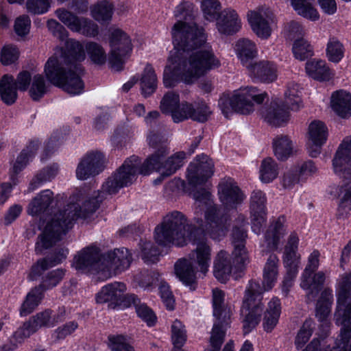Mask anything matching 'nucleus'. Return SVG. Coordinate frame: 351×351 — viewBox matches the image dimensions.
<instances>
[{
	"label": "nucleus",
	"instance_id": "1",
	"mask_svg": "<svg viewBox=\"0 0 351 351\" xmlns=\"http://www.w3.org/2000/svg\"><path fill=\"white\" fill-rule=\"evenodd\" d=\"M177 21L171 29L174 51L170 52L164 70L165 87L176 82L193 84L211 70L221 66V60L211 46L206 43L204 30L195 21L194 5L179 4L174 11Z\"/></svg>",
	"mask_w": 351,
	"mask_h": 351
},
{
	"label": "nucleus",
	"instance_id": "2",
	"mask_svg": "<svg viewBox=\"0 0 351 351\" xmlns=\"http://www.w3.org/2000/svg\"><path fill=\"white\" fill-rule=\"evenodd\" d=\"M66 47V51L55 54L47 60L44 73L51 84L69 95H76L84 88L82 80L84 70L78 62L84 60L86 55L84 47L77 40H68Z\"/></svg>",
	"mask_w": 351,
	"mask_h": 351
},
{
	"label": "nucleus",
	"instance_id": "3",
	"mask_svg": "<svg viewBox=\"0 0 351 351\" xmlns=\"http://www.w3.org/2000/svg\"><path fill=\"white\" fill-rule=\"evenodd\" d=\"M105 194L106 192L101 189V191L95 192L91 196L86 197L82 204L70 202L63 210L56 213L47 223L40 235L36 250L42 251L51 247L71 228L77 218L86 219L93 215L99 208Z\"/></svg>",
	"mask_w": 351,
	"mask_h": 351
},
{
	"label": "nucleus",
	"instance_id": "4",
	"mask_svg": "<svg viewBox=\"0 0 351 351\" xmlns=\"http://www.w3.org/2000/svg\"><path fill=\"white\" fill-rule=\"evenodd\" d=\"M279 258L274 252L269 254L263 268L262 286L250 281L245 291L241 307L244 316L243 328L245 334L254 329L260 321L263 311L262 293L271 290L277 282L279 274Z\"/></svg>",
	"mask_w": 351,
	"mask_h": 351
},
{
	"label": "nucleus",
	"instance_id": "5",
	"mask_svg": "<svg viewBox=\"0 0 351 351\" xmlns=\"http://www.w3.org/2000/svg\"><path fill=\"white\" fill-rule=\"evenodd\" d=\"M196 223L206 234L214 240L223 239L228 228V217L220 206L214 202L211 193L205 189L197 190L193 194Z\"/></svg>",
	"mask_w": 351,
	"mask_h": 351
},
{
	"label": "nucleus",
	"instance_id": "6",
	"mask_svg": "<svg viewBox=\"0 0 351 351\" xmlns=\"http://www.w3.org/2000/svg\"><path fill=\"white\" fill-rule=\"evenodd\" d=\"M197 229L189 224L186 217L180 211L167 214L154 230V239L162 246H184L189 241L195 242Z\"/></svg>",
	"mask_w": 351,
	"mask_h": 351
},
{
	"label": "nucleus",
	"instance_id": "7",
	"mask_svg": "<svg viewBox=\"0 0 351 351\" xmlns=\"http://www.w3.org/2000/svg\"><path fill=\"white\" fill-rule=\"evenodd\" d=\"M147 140L149 147L154 149V153L142 165V174L147 175L152 171H156L160 173L162 178L169 177L184 165L186 157L184 152H176L163 161L169 153L167 138L164 135L151 132Z\"/></svg>",
	"mask_w": 351,
	"mask_h": 351
},
{
	"label": "nucleus",
	"instance_id": "8",
	"mask_svg": "<svg viewBox=\"0 0 351 351\" xmlns=\"http://www.w3.org/2000/svg\"><path fill=\"white\" fill-rule=\"evenodd\" d=\"M267 97L266 93L260 92L255 87H241L234 90L231 97L225 95L221 96L219 100V106L227 118L232 112L247 114L254 111L253 101L258 104H262Z\"/></svg>",
	"mask_w": 351,
	"mask_h": 351
},
{
	"label": "nucleus",
	"instance_id": "9",
	"mask_svg": "<svg viewBox=\"0 0 351 351\" xmlns=\"http://www.w3.org/2000/svg\"><path fill=\"white\" fill-rule=\"evenodd\" d=\"M336 297L335 322L342 328L336 339L337 347L335 351H351V346L348 350L351 337V293H336Z\"/></svg>",
	"mask_w": 351,
	"mask_h": 351
},
{
	"label": "nucleus",
	"instance_id": "10",
	"mask_svg": "<svg viewBox=\"0 0 351 351\" xmlns=\"http://www.w3.org/2000/svg\"><path fill=\"white\" fill-rule=\"evenodd\" d=\"M141 169L138 157L131 156L103 184V191L110 195L116 193L121 188L132 184L136 180L137 173L142 174Z\"/></svg>",
	"mask_w": 351,
	"mask_h": 351
},
{
	"label": "nucleus",
	"instance_id": "11",
	"mask_svg": "<svg viewBox=\"0 0 351 351\" xmlns=\"http://www.w3.org/2000/svg\"><path fill=\"white\" fill-rule=\"evenodd\" d=\"M247 19L254 34L262 40H267L271 35L276 17L270 7L263 5L249 10Z\"/></svg>",
	"mask_w": 351,
	"mask_h": 351
},
{
	"label": "nucleus",
	"instance_id": "12",
	"mask_svg": "<svg viewBox=\"0 0 351 351\" xmlns=\"http://www.w3.org/2000/svg\"><path fill=\"white\" fill-rule=\"evenodd\" d=\"M110 47L108 58L112 69L119 71L123 68L125 59L132 49L128 35L119 29L113 30L109 38Z\"/></svg>",
	"mask_w": 351,
	"mask_h": 351
},
{
	"label": "nucleus",
	"instance_id": "13",
	"mask_svg": "<svg viewBox=\"0 0 351 351\" xmlns=\"http://www.w3.org/2000/svg\"><path fill=\"white\" fill-rule=\"evenodd\" d=\"M131 252L125 247L110 250L103 254L104 265L101 273V280L121 274L128 269L132 262Z\"/></svg>",
	"mask_w": 351,
	"mask_h": 351
},
{
	"label": "nucleus",
	"instance_id": "14",
	"mask_svg": "<svg viewBox=\"0 0 351 351\" xmlns=\"http://www.w3.org/2000/svg\"><path fill=\"white\" fill-rule=\"evenodd\" d=\"M103 254L96 247H85L73 258L72 266L79 272L97 275L101 280V273L104 265Z\"/></svg>",
	"mask_w": 351,
	"mask_h": 351
},
{
	"label": "nucleus",
	"instance_id": "15",
	"mask_svg": "<svg viewBox=\"0 0 351 351\" xmlns=\"http://www.w3.org/2000/svg\"><path fill=\"white\" fill-rule=\"evenodd\" d=\"M56 17L71 31L82 34L86 37H95L99 33L98 25L85 17L78 16L66 8H58L55 11Z\"/></svg>",
	"mask_w": 351,
	"mask_h": 351
},
{
	"label": "nucleus",
	"instance_id": "16",
	"mask_svg": "<svg viewBox=\"0 0 351 351\" xmlns=\"http://www.w3.org/2000/svg\"><path fill=\"white\" fill-rule=\"evenodd\" d=\"M349 166L351 163L343 162L341 166V170L337 172L334 169L335 173L339 174L343 179V184L335 188V191H331V193L340 197V203L338 208V217H345L351 210V170Z\"/></svg>",
	"mask_w": 351,
	"mask_h": 351
},
{
	"label": "nucleus",
	"instance_id": "17",
	"mask_svg": "<svg viewBox=\"0 0 351 351\" xmlns=\"http://www.w3.org/2000/svg\"><path fill=\"white\" fill-rule=\"evenodd\" d=\"M214 173V163L206 155L197 156L187 169L186 178L190 185L197 186L205 183Z\"/></svg>",
	"mask_w": 351,
	"mask_h": 351
},
{
	"label": "nucleus",
	"instance_id": "18",
	"mask_svg": "<svg viewBox=\"0 0 351 351\" xmlns=\"http://www.w3.org/2000/svg\"><path fill=\"white\" fill-rule=\"evenodd\" d=\"M219 199L227 209L236 208L245 199V195L232 178L222 179L217 186Z\"/></svg>",
	"mask_w": 351,
	"mask_h": 351
},
{
	"label": "nucleus",
	"instance_id": "19",
	"mask_svg": "<svg viewBox=\"0 0 351 351\" xmlns=\"http://www.w3.org/2000/svg\"><path fill=\"white\" fill-rule=\"evenodd\" d=\"M252 228L253 232L259 234L267 218V197L261 190H254L250 196V203Z\"/></svg>",
	"mask_w": 351,
	"mask_h": 351
},
{
	"label": "nucleus",
	"instance_id": "20",
	"mask_svg": "<svg viewBox=\"0 0 351 351\" xmlns=\"http://www.w3.org/2000/svg\"><path fill=\"white\" fill-rule=\"evenodd\" d=\"M106 158L98 151H93L86 154L80 160L76 168L77 179L85 180L99 174L104 168Z\"/></svg>",
	"mask_w": 351,
	"mask_h": 351
},
{
	"label": "nucleus",
	"instance_id": "21",
	"mask_svg": "<svg viewBox=\"0 0 351 351\" xmlns=\"http://www.w3.org/2000/svg\"><path fill=\"white\" fill-rule=\"evenodd\" d=\"M262 119L271 127H282L290 119L289 112L285 108L282 101L274 100L261 109Z\"/></svg>",
	"mask_w": 351,
	"mask_h": 351
},
{
	"label": "nucleus",
	"instance_id": "22",
	"mask_svg": "<svg viewBox=\"0 0 351 351\" xmlns=\"http://www.w3.org/2000/svg\"><path fill=\"white\" fill-rule=\"evenodd\" d=\"M241 19L237 10L232 8H226L221 10L216 21V28L223 35H233L241 29Z\"/></svg>",
	"mask_w": 351,
	"mask_h": 351
},
{
	"label": "nucleus",
	"instance_id": "23",
	"mask_svg": "<svg viewBox=\"0 0 351 351\" xmlns=\"http://www.w3.org/2000/svg\"><path fill=\"white\" fill-rule=\"evenodd\" d=\"M326 280V272H302L300 278V287L306 291V298L313 300L322 290Z\"/></svg>",
	"mask_w": 351,
	"mask_h": 351
},
{
	"label": "nucleus",
	"instance_id": "24",
	"mask_svg": "<svg viewBox=\"0 0 351 351\" xmlns=\"http://www.w3.org/2000/svg\"><path fill=\"white\" fill-rule=\"evenodd\" d=\"M186 101L180 102V95L174 92H167L164 95L160 104L161 112L171 116L174 123L182 122V114Z\"/></svg>",
	"mask_w": 351,
	"mask_h": 351
},
{
	"label": "nucleus",
	"instance_id": "25",
	"mask_svg": "<svg viewBox=\"0 0 351 351\" xmlns=\"http://www.w3.org/2000/svg\"><path fill=\"white\" fill-rule=\"evenodd\" d=\"M212 250L205 241H199L196 247L189 254V259L196 269L205 275L209 270L211 263Z\"/></svg>",
	"mask_w": 351,
	"mask_h": 351
},
{
	"label": "nucleus",
	"instance_id": "26",
	"mask_svg": "<svg viewBox=\"0 0 351 351\" xmlns=\"http://www.w3.org/2000/svg\"><path fill=\"white\" fill-rule=\"evenodd\" d=\"M182 112V122L191 119L198 123H205L213 114L210 107L203 100L192 103L186 101Z\"/></svg>",
	"mask_w": 351,
	"mask_h": 351
},
{
	"label": "nucleus",
	"instance_id": "27",
	"mask_svg": "<svg viewBox=\"0 0 351 351\" xmlns=\"http://www.w3.org/2000/svg\"><path fill=\"white\" fill-rule=\"evenodd\" d=\"M285 217L281 216L269 227L265 234L267 247L272 252L277 251L281 245V240L287 233L285 226Z\"/></svg>",
	"mask_w": 351,
	"mask_h": 351
},
{
	"label": "nucleus",
	"instance_id": "28",
	"mask_svg": "<svg viewBox=\"0 0 351 351\" xmlns=\"http://www.w3.org/2000/svg\"><path fill=\"white\" fill-rule=\"evenodd\" d=\"M247 69L252 77L263 82L270 83L277 78V67L268 60L253 62Z\"/></svg>",
	"mask_w": 351,
	"mask_h": 351
},
{
	"label": "nucleus",
	"instance_id": "29",
	"mask_svg": "<svg viewBox=\"0 0 351 351\" xmlns=\"http://www.w3.org/2000/svg\"><path fill=\"white\" fill-rule=\"evenodd\" d=\"M235 53L241 63L247 69L252 65V60L258 55L256 43L246 38H239L234 45Z\"/></svg>",
	"mask_w": 351,
	"mask_h": 351
},
{
	"label": "nucleus",
	"instance_id": "30",
	"mask_svg": "<svg viewBox=\"0 0 351 351\" xmlns=\"http://www.w3.org/2000/svg\"><path fill=\"white\" fill-rule=\"evenodd\" d=\"M126 286L124 283L114 282L104 286L96 295V302L103 304L108 302H117L121 300Z\"/></svg>",
	"mask_w": 351,
	"mask_h": 351
},
{
	"label": "nucleus",
	"instance_id": "31",
	"mask_svg": "<svg viewBox=\"0 0 351 351\" xmlns=\"http://www.w3.org/2000/svg\"><path fill=\"white\" fill-rule=\"evenodd\" d=\"M214 276L221 282H226L231 274L234 267L228 253L224 250L218 252L214 259Z\"/></svg>",
	"mask_w": 351,
	"mask_h": 351
},
{
	"label": "nucleus",
	"instance_id": "32",
	"mask_svg": "<svg viewBox=\"0 0 351 351\" xmlns=\"http://www.w3.org/2000/svg\"><path fill=\"white\" fill-rule=\"evenodd\" d=\"M331 107L341 118L351 116V94L345 90H337L331 97Z\"/></svg>",
	"mask_w": 351,
	"mask_h": 351
},
{
	"label": "nucleus",
	"instance_id": "33",
	"mask_svg": "<svg viewBox=\"0 0 351 351\" xmlns=\"http://www.w3.org/2000/svg\"><path fill=\"white\" fill-rule=\"evenodd\" d=\"M212 303L213 308V316L215 319L227 322L232 315L231 307L224 302L225 293L218 288L212 291Z\"/></svg>",
	"mask_w": 351,
	"mask_h": 351
},
{
	"label": "nucleus",
	"instance_id": "34",
	"mask_svg": "<svg viewBox=\"0 0 351 351\" xmlns=\"http://www.w3.org/2000/svg\"><path fill=\"white\" fill-rule=\"evenodd\" d=\"M43 286H36L27 294L20 308L21 316H27L32 313L41 303L45 296Z\"/></svg>",
	"mask_w": 351,
	"mask_h": 351
},
{
	"label": "nucleus",
	"instance_id": "35",
	"mask_svg": "<svg viewBox=\"0 0 351 351\" xmlns=\"http://www.w3.org/2000/svg\"><path fill=\"white\" fill-rule=\"evenodd\" d=\"M53 199V193L47 189L41 191L29 204L27 213L38 216L46 211Z\"/></svg>",
	"mask_w": 351,
	"mask_h": 351
},
{
	"label": "nucleus",
	"instance_id": "36",
	"mask_svg": "<svg viewBox=\"0 0 351 351\" xmlns=\"http://www.w3.org/2000/svg\"><path fill=\"white\" fill-rule=\"evenodd\" d=\"M281 313L280 300L273 298L268 303L266 311L264 313L263 326L264 330L270 332L277 325Z\"/></svg>",
	"mask_w": 351,
	"mask_h": 351
},
{
	"label": "nucleus",
	"instance_id": "37",
	"mask_svg": "<svg viewBox=\"0 0 351 351\" xmlns=\"http://www.w3.org/2000/svg\"><path fill=\"white\" fill-rule=\"evenodd\" d=\"M230 323V319L227 322L215 319L213 329L210 332L209 346L205 351H219L224 341L226 330Z\"/></svg>",
	"mask_w": 351,
	"mask_h": 351
},
{
	"label": "nucleus",
	"instance_id": "38",
	"mask_svg": "<svg viewBox=\"0 0 351 351\" xmlns=\"http://www.w3.org/2000/svg\"><path fill=\"white\" fill-rule=\"evenodd\" d=\"M195 268L189 260L181 258L175 264V273L184 285L193 286L196 280Z\"/></svg>",
	"mask_w": 351,
	"mask_h": 351
},
{
	"label": "nucleus",
	"instance_id": "39",
	"mask_svg": "<svg viewBox=\"0 0 351 351\" xmlns=\"http://www.w3.org/2000/svg\"><path fill=\"white\" fill-rule=\"evenodd\" d=\"M289 2L297 14L311 21L319 19L318 10L313 5V0H285Z\"/></svg>",
	"mask_w": 351,
	"mask_h": 351
},
{
	"label": "nucleus",
	"instance_id": "40",
	"mask_svg": "<svg viewBox=\"0 0 351 351\" xmlns=\"http://www.w3.org/2000/svg\"><path fill=\"white\" fill-rule=\"evenodd\" d=\"M306 72L308 76L318 81H326L331 77L330 69L325 61L322 60H312L306 63Z\"/></svg>",
	"mask_w": 351,
	"mask_h": 351
},
{
	"label": "nucleus",
	"instance_id": "41",
	"mask_svg": "<svg viewBox=\"0 0 351 351\" xmlns=\"http://www.w3.org/2000/svg\"><path fill=\"white\" fill-rule=\"evenodd\" d=\"M17 90L14 77L8 74L3 75L0 80V95L2 101L8 105L14 104L18 96Z\"/></svg>",
	"mask_w": 351,
	"mask_h": 351
},
{
	"label": "nucleus",
	"instance_id": "42",
	"mask_svg": "<svg viewBox=\"0 0 351 351\" xmlns=\"http://www.w3.org/2000/svg\"><path fill=\"white\" fill-rule=\"evenodd\" d=\"M247 224L246 218L242 215H239L235 219L230 233V241L232 245L246 244Z\"/></svg>",
	"mask_w": 351,
	"mask_h": 351
},
{
	"label": "nucleus",
	"instance_id": "43",
	"mask_svg": "<svg viewBox=\"0 0 351 351\" xmlns=\"http://www.w3.org/2000/svg\"><path fill=\"white\" fill-rule=\"evenodd\" d=\"M274 155L278 160H287L293 152L292 141L287 135H278L273 140Z\"/></svg>",
	"mask_w": 351,
	"mask_h": 351
},
{
	"label": "nucleus",
	"instance_id": "44",
	"mask_svg": "<svg viewBox=\"0 0 351 351\" xmlns=\"http://www.w3.org/2000/svg\"><path fill=\"white\" fill-rule=\"evenodd\" d=\"M284 106L292 110H298L302 106L301 91L298 84L291 82L287 84L284 94Z\"/></svg>",
	"mask_w": 351,
	"mask_h": 351
},
{
	"label": "nucleus",
	"instance_id": "45",
	"mask_svg": "<svg viewBox=\"0 0 351 351\" xmlns=\"http://www.w3.org/2000/svg\"><path fill=\"white\" fill-rule=\"evenodd\" d=\"M128 298L135 306L138 316L147 323L149 326L155 324L156 316L154 311L146 304L142 303L139 298L134 294L128 295Z\"/></svg>",
	"mask_w": 351,
	"mask_h": 351
},
{
	"label": "nucleus",
	"instance_id": "46",
	"mask_svg": "<svg viewBox=\"0 0 351 351\" xmlns=\"http://www.w3.org/2000/svg\"><path fill=\"white\" fill-rule=\"evenodd\" d=\"M60 315H53L51 310L45 309L32 316L30 319L38 330L41 328L53 327L60 321Z\"/></svg>",
	"mask_w": 351,
	"mask_h": 351
},
{
	"label": "nucleus",
	"instance_id": "47",
	"mask_svg": "<svg viewBox=\"0 0 351 351\" xmlns=\"http://www.w3.org/2000/svg\"><path fill=\"white\" fill-rule=\"evenodd\" d=\"M134 280L141 288L151 290L160 281V274L156 271L143 269L134 275Z\"/></svg>",
	"mask_w": 351,
	"mask_h": 351
},
{
	"label": "nucleus",
	"instance_id": "48",
	"mask_svg": "<svg viewBox=\"0 0 351 351\" xmlns=\"http://www.w3.org/2000/svg\"><path fill=\"white\" fill-rule=\"evenodd\" d=\"M142 93L145 96L150 95L156 89L157 77L153 67L147 64L141 79Z\"/></svg>",
	"mask_w": 351,
	"mask_h": 351
},
{
	"label": "nucleus",
	"instance_id": "49",
	"mask_svg": "<svg viewBox=\"0 0 351 351\" xmlns=\"http://www.w3.org/2000/svg\"><path fill=\"white\" fill-rule=\"evenodd\" d=\"M259 171L261 180L269 183L278 177L279 168L273 158H266L262 160Z\"/></svg>",
	"mask_w": 351,
	"mask_h": 351
},
{
	"label": "nucleus",
	"instance_id": "50",
	"mask_svg": "<svg viewBox=\"0 0 351 351\" xmlns=\"http://www.w3.org/2000/svg\"><path fill=\"white\" fill-rule=\"evenodd\" d=\"M351 163V136L346 137L340 145L332 160L333 168L337 172L341 170L343 162Z\"/></svg>",
	"mask_w": 351,
	"mask_h": 351
},
{
	"label": "nucleus",
	"instance_id": "51",
	"mask_svg": "<svg viewBox=\"0 0 351 351\" xmlns=\"http://www.w3.org/2000/svg\"><path fill=\"white\" fill-rule=\"evenodd\" d=\"M328 128L321 121H312L308 129V141L326 143L328 138Z\"/></svg>",
	"mask_w": 351,
	"mask_h": 351
},
{
	"label": "nucleus",
	"instance_id": "52",
	"mask_svg": "<svg viewBox=\"0 0 351 351\" xmlns=\"http://www.w3.org/2000/svg\"><path fill=\"white\" fill-rule=\"evenodd\" d=\"M345 47L337 38H330L326 45V56L328 60L337 63L344 56Z\"/></svg>",
	"mask_w": 351,
	"mask_h": 351
},
{
	"label": "nucleus",
	"instance_id": "53",
	"mask_svg": "<svg viewBox=\"0 0 351 351\" xmlns=\"http://www.w3.org/2000/svg\"><path fill=\"white\" fill-rule=\"evenodd\" d=\"M114 10L113 4L106 0L95 4L91 10L92 16L97 21H108L111 19Z\"/></svg>",
	"mask_w": 351,
	"mask_h": 351
},
{
	"label": "nucleus",
	"instance_id": "54",
	"mask_svg": "<svg viewBox=\"0 0 351 351\" xmlns=\"http://www.w3.org/2000/svg\"><path fill=\"white\" fill-rule=\"evenodd\" d=\"M85 49L94 64L103 65L106 63L107 60L106 53L101 45L90 41L86 43Z\"/></svg>",
	"mask_w": 351,
	"mask_h": 351
},
{
	"label": "nucleus",
	"instance_id": "55",
	"mask_svg": "<svg viewBox=\"0 0 351 351\" xmlns=\"http://www.w3.org/2000/svg\"><path fill=\"white\" fill-rule=\"evenodd\" d=\"M292 52L295 58L304 61L313 56V48L308 40L296 39L293 43Z\"/></svg>",
	"mask_w": 351,
	"mask_h": 351
},
{
	"label": "nucleus",
	"instance_id": "56",
	"mask_svg": "<svg viewBox=\"0 0 351 351\" xmlns=\"http://www.w3.org/2000/svg\"><path fill=\"white\" fill-rule=\"evenodd\" d=\"M201 9L204 19L214 21L219 18L221 11V4L219 0H202Z\"/></svg>",
	"mask_w": 351,
	"mask_h": 351
},
{
	"label": "nucleus",
	"instance_id": "57",
	"mask_svg": "<svg viewBox=\"0 0 351 351\" xmlns=\"http://www.w3.org/2000/svg\"><path fill=\"white\" fill-rule=\"evenodd\" d=\"M47 92V86L44 77L41 74L35 75L32 78V86L29 90L31 98L34 101H38Z\"/></svg>",
	"mask_w": 351,
	"mask_h": 351
},
{
	"label": "nucleus",
	"instance_id": "58",
	"mask_svg": "<svg viewBox=\"0 0 351 351\" xmlns=\"http://www.w3.org/2000/svg\"><path fill=\"white\" fill-rule=\"evenodd\" d=\"M232 246V257L234 267L237 270H240L250 262L248 251L245 245Z\"/></svg>",
	"mask_w": 351,
	"mask_h": 351
},
{
	"label": "nucleus",
	"instance_id": "59",
	"mask_svg": "<svg viewBox=\"0 0 351 351\" xmlns=\"http://www.w3.org/2000/svg\"><path fill=\"white\" fill-rule=\"evenodd\" d=\"M283 33L287 39L295 41L296 39L303 38L305 30L299 22L290 21L285 25Z\"/></svg>",
	"mask_w": 351,
	"mask_h": 351
},
{
	"label": "nucleus",
	"instance_id": "60",
	"mask_svg": "<svg viewBox=\"0 0 351 351\" xmlns=\"http://www.w3.org/2000/svg\"><path fill=\"white\" fill-rule=\"evenodd\" d=\"M171 338L176 348H182L186 341L185 326L178 319L171 326Z\"/></svg>",
	"mask_w": 351,
	"mask_h": 351
},
{
	"label": "nucleus",
	"instance_id": "61",
	"mask_svg": "<svg viewBox=\"0 0 351 351\" xmlns=\"http://www.w3.org/2000/svg\"><path fill=\"white\" fill-rule=\"evenodd\" d=\"M159 251L151 241L141 243V258L146 263H155L158 261Z\"/></svg>",
	"mask_w": 351,
	"mask_h": 351
},
{
	"label": "nucleus",
	"instance_id": "62",
	"mask_svg": "<svg viewBox=\"0 0 351 351\" xmlns=\"http://www.w3.org/2000/svg\"><path fill=\"white\" fill-rule=\"evenodd\" d=\"M108 341V347L111 351H135L134 348L124 336H111Z\"/></svg>",
	"mask_w": 351,
	"mask_h": 351
},
{
	"label": "nucleus",
	"instance_id": "63",
	"mask_svg": "<svg viewBox=\"0 0 351 351\" xmlns=\"http://www.w3.org/2000/svg\"><path fill=\"white\" fill-rule=\"evenodd\" d=\"M19 49L12 45L4 46L0 52V61L3 65L15 63L19 57Z\"/></svg>",
	"mask_w": 351,
	"mask_h": 351
},
{
	"label": "nucleus",
	"instance_id": "64",
	"mask_svg": "<svg viewBox=\"0 0 351 351\" xmlns=\"http://www.w3.org/2000/svg\"><path fill=\"white\" fill-rule=\"evenodd\" d=\"M65 271L62 269L53 270L47 274L42 283L39 285L43 286L45 291L51 289L62 280Z\"/></svg>",
	"mask_w": 351,
	"mask_h": 351
}]
</instances>
